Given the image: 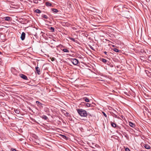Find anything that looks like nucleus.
Segmentation results:
<instances>
[{
  "label": "nucleus",
  "instance_id": "1",
  "mask_svg": "<svg viewBox=\"0 0 151 151\" xmlns=\"http://www.w3.org/2000/svg\"><path fill=\"white\" fill-rule=\"evenodd\" d=\"M78 114L82 117H86L87 115V113L86 111L82 109H77Z\"/></svg>",
  "mask_w": 151,
  "mask_h": 151
},
{
  "label": "nucleus",
  "instance_id": "2",
  "mask_svg": "<svg viewBox=\"0 0 151 151\" xmlns=\"http://www.w3.org/2000/svg\"><path fill=\"white\" fill-rule=\"evenodd\" d=\"M70 61L72 63L75 65H77L79 63V61L78 60L76 59L72 58L70 59Z\"/></svg>",
  "mask_w": 151,
  "mask_h": 151
},
{
  "label": "nucleus",
  "instance_id": "3",
  "mask_svg": "<svg viewBox=\"0 0 151 151\" xmlns=\"http://www.w3.org/2000/svg\"><path fill=\"white\" fill-rule=\"evenodd\" d=\"M19 75V76L22 79L26 80H28L27 77L24 75L22 74H20Z\"/></svg>",
  "mask_w": 151,
  "mask_h": 151
},
{
  "label": "nucleus",
  "instance_id": "4",
  "mask_svg": "<svg viewBox=\"0 0 151 151\" xmlns=\"http://www.w3.org/2000/svg\"><path fill=\"white\" fill-rule=\"evenodd\" d=\"M25 37V33L24 32H22L21 36V38L22 40H24Z\"/></svg>",
  "mask_w": 151,
  "mask_h": 151
},
{
  "label": "nucleus",
  "instance_id": "5",
  "mask_svg": "<svg viewBox=\"0 0 151 151\" xmlns=\"http://www.w3.org/2000/svg\"><path fill=\"white\" fill-rule=\"evenodd\" d=\"M36 103L37 104V105L38 106L41 108L43 107V104L40 102L39 101H36Z\"/></svg>",
  "mask_w": 151,
  "mask_h": 151
},
{
  "label": "nucleus",
  "instance_id": "6",
  "mask_svg": "<svg viewBox=\"0 0 151 151\" xmlns=\"http://www.w3.org/2000/svg\"><path fill=\"white\" fill-rule=\"evenodd\" d=\"M35 70L38 74L40 75L41 74L40 69L37 66L35 68Z\"/></svg>",
  "mask_w": 151,
  "mask_h": 151
},
{
  "label": "nucleus",
  "instance_id": "7",
  "mask_svg": "<svg viewBox=\"0 0 151 151\" xmlns=\"http://www.w3.org/2000/svg\"><path fill=\"white\" fill-rule=\"evenodd\" d=\"M145 71L147 76L150 78H151V73L147 70H145Z\"/></svg>",
  "mask_w": 151,
  "mask_h": 151
},
{
  "label": "nucleus",
  "instance_id": "8",
  "mask_svg": "<svg viewBox=\"0 0 151 151\" xmlns=\"http://www.w3.org/2000/svg\"><path fill=\"white\" fill-rule=\"evenodd\" d=\"M45 4L46 5V6H52V4L51 3H50L48 2H46L45 3Z\"/></svg>",
  "mask_w": 151,
  "mask_h": 151
},
{
  "label": "nucleus",
  "instance_id": "9",
  "mask_svg": "<svg viewBox=\"0 0 151 151\" xmlns=\"http://www.w3.org/2000/svg\"><path fill=\"white\" fill-rule=\"evenodd\" d=\"M11 18L10 17H4V19L6 21H9L10 20Z\"/></svg>",
  "mask_w": 151,
  "mask_h": 151
},
{
  "label": "nucleus",
  "instance_id": "10",
  "mask_svg": "<svg viewBox=\"0 0 151 151\" xmlns=\"http://www.w3.org/2000/svg\"><path fill=\"white\" fill-rule=\"evenodd\" d=\"M40 117L42 119H44L45 120H47V119L48 118L46 116L44 115H42V116H41Z\"/></svg>",
  "mask_w": 151,
  "mask_h": 151
},
{
  "label": "nucleus",
  "instance_id": "11",
  "mask_svg": "<svg viewBox=\"0 0 151 151\" xmlns=\"http://www.w3.org/2000/svg\"><path fill=\"white\" fill-rule=\"evenodd\" d=\"M111 124L112 127L114 128L116 127V124L112 122H111Z\"/></svg>",
  "mask_w": 151,
  "mask_h": 151
},
{
  "label": "nucleus",
  "instance_id": "12",
  "mask_svg": "<svg viewBox=\"0 0 151 151\" xmlns=\"http://www.w3.org/2000/svg\"><path fill=\"white\" fill-rule=\"evenodd\" d=\"M14 111L17 114H19L20 112V111L19 109H14Z\"/></svg>",
  "mask_w": 151,
  "mask_h": 151
},
{
  "label": "nucleus",
  "instance_id": "13",
  "mask_svg": "<svg viewBox=\"0 0 151 151\" xmlns=\"http://www.w3.org/2000/svg\"><path fill=\"white\" fill-rule=\"evenodd\" d=\"M144 147L145 148L147 149H149L150 148V146L147 144H145V145Z\"/></svg>",
  "mask_w": 151,
  "mask_h": 151
},
{
  "label": "nucleus",
  "instance_id": "14",
  "mask_svg": "<svg viewBox=\"0 0 151 151\" xmlns=\"http://www.w3.org/2000/svg\"><path fill=\"white\" fill-rule=\"evenodd\" d=\"M51 9L53 12L57 13L59 12L58 10L57 9L52 8Z\"/></svg>",
  "mask_w": 151,
  "mask_h": 151
},
{
  "label": "nucleus",
  "instance_id": "15",
  "mask_svg": "<svg viewBox=\"0 0 151 151\" xmlns=\"http://www.w3.org/2000/svg\"><path fill=\"white\" fill-rule=\"evenodd\" d=\"M69 39L70 40H71L72 41L75 42H77V40H75L73 38H72V37H69Z\"/></svg>",
  "mask_w": 151,
  "mask_h": 151
},
{
  "label": "nucleus",
  "instance_id": "16",
  "mask_svg": "<svg viewBox=\"0 0 151 151\" xmlns=\"http://www.w3.org/2000/svg\"><path fill=\"white\" fill-rule=\"evenodd\" d=\"M64 115L66 116H70V115L67 112H66V113L64 114Z\"/></svg>",
  "mask_w": 151,
  "mask_h": 151
},
{
  "label": "nucleus",
  "instance_id": "17",
  "mask_svg": "<svg viewBox=\"0 0 151 151\" xmlns=\"http://www.w3.org/2000/svg\"><path fill=\"white\" fill-rule=\"evenodd\" d=\"M63 51L65 52H69V50L67 49H63Z\"/></svg>",
  "mask_w": 151,
  "mask_h": 151
},
{
  "label": "nucleus",
  "instance_id": "18",
  "mask_svg": "<svg viewBox=\"0 0 151 151\" xmlns=\"http://www.w3.org/2000/svg\"><path fill=\"white\" fill-rule=\"evenodd\" d=\"M83 99H85V101L86 102H89V99L87 98L86 97H85V98H84Z\"/></svg>",
  "mask_w": 151,
  "mask_h": 151
},
{
  "label": "nucleus",
  "instance_id": "19",
  "mask_svg": "<svg viewBox=\"0 0 151 151\" xmlns=\"http://www.w3.org/2000/svg\"><path fill=\"white\" fill-rule=\"evenodd\" d=\"M50 30L52 32H53L55 31V29L54 27H51L50 29Z\"/></svg>",
  "mask_w": 151,
  "mask_h": 151
},
{
  "label": "nucleus",
  "instance_id": "20",
  "mask_svg": "<svg viewBox=\"0 0 151 151\" xmlns=\"http://www.w3.org/2000/svg\"><path fill=\"white\" fill-rule=\"evenodd\" d=\"M35 12L39 14L41 12V11L39 9H37L35 10Z\"/></svg>",
  "mask_w": 151,
  "mask_h": 151
},
{
  "label": "nucleus",
  "instance_id": "21",
  "mask_svg": "<svg viewBox=\"0 0 151 151\" xmlns=\"http://www.w3.org/2000/svg\"><path fill=\"white\" fill-rule=\"evenodd\" d=\"M113 50L116 52H119V50L117 48H114Z\"/></svg>",
  "mask_w": 151,
  "mask_h": 151
},
{
  "label": "nucleus",
  "instance_id": "22",
  "mask_svg": "<svg viewBox=\"0 0 151 151\" xmlns=\"http://www.w3.org/2000/svg\"><path fill=\"white\" fill-rule=\"evenodd\" d=\"M101 61L102 62L105 63L107 62V60L106 59L102 58V59Z\"/></svg>",
  "mask_w": 151,
  "mask_h": 151
},
{
  "label": "nucleus",
  "instance_id": "23",
  "mask_svg": "<svg viewBox=\"0 0 151 151\" xmlns=\"http://www.w3.org/2000/svg\"><path fill=\"white\" fill-rule=\"evenodd\" d=\"M11 151H19L18 150H17L15 149L14 148H11Z\"/></svg>",
  "mask_w": 151,
  "mask_h": 151
},
{
  "label": "nucleus",
  "instance_id": "24",
  "mask_svg": "<svg viewBox=\"0 0 151 151\" xmlns=\"http://www.w3.org/2000/svg\"><path fill=\"white\" fill-rule=\"evenodd\" d=\"M43 17L46 19H47L48 18V17L46 15H43Z\"/></svg>",
  "mask_w": 151,
  "mask_h": 151
},
{
  "label": "nucleus",
  "instance_id": "25",
  "mask_svg": "<svg viewBox=\"0 0 151 151\" xmlns=\"http://www.w3.org/2000/svg\"><path fill=\"white\" fill-rule=\"evenodd\" d=\"M89 47H90V48L92 50H95L94 49V48L93 47H92L91 45H89Z\"/></svg>",
  "mask_w": 151,
  "mask_h": 151
},
{
  "label": "nucleus",
  "instance_id": "26",
  "mask_svg": "<svg viewBox=\"0 0 151 151\" xmlns=\"http://www.w3.org/2000/svg\"><path fill=\"white\" fill-rule=\"evenodd\" d=\"M86 105L87 107H90L91 106V104L89 103H86Z\"/></svg>",
  "mask_w": 151,
  "mask_h": 151
},
{
  "label": "nucleus",
  "instance_id": "27",
  "mask_svg": "<svg viewBox=\"0 0 151 151\" xmlns=\"http://www.w3.org/2000/svg\"><path fill=\"white\" fill-rule=\"evenodd\" d=\"M51 60L52 61H54L55 60V58H54V57H52V58H51Z\"/></svg>",
  "mask_w": 151,
  "mask_h": 151
},
{
  "label": "nucleus",
  "instance_id": "28",
  "mask_svg": "<svg viewBox=\"0 0 151 151\" xmlns=\"http://www.w3.org/2000/svg\"><path fill=\"white\" fill-rule=\"evenodd\" d=\"M129 125L131 127H132V122H129Z\"/></svg>",
  "mask_w": 151,
  "mask_h": 151
},
{
  "label": "nucleus",
  "instance_id": "29",
  "mask_svg": "<svg viewBox=\"0 0 151 151\" xmlns=\"http://www.w3.org/2000/svg\"><path fill=\"white\" fill-rule=\"evenodd\" d=\"M87 116H88V117H89V116H92L90 114L88 113H87Z\"/></svg>",
  "mask_w": 151,
  "mask_h": 151
},
{
  "label": "nucleus",
  "instance_id": "30",
  "mask_svg": "<svg viewBox=\"0 0 151 151\" xmlns=\"http://www.w3.org/2000/svg\"><path fill=\"white\" fill-rule=\"evenodd\" d=\"M125 151H130L129 149L127 148H126L125 149Z\"/></svg>",
  "mask_w": 151,
  "mask_h": 151
},
{
  "label": "nucleus",
  "instance_id": "31",
  "mask_svg": "<svg viewBox=\"0 0 151 151\" xmlns=\"http://www.w3.org/2000/svg\"><path fill=\"white\" fill-rule=\"evenodd\" d=\"M103 114L104 115V116L105 117H106L107 116L106 115V114L104 112H103Z\"/></svg>",
  "mask_w": 151,
  "mask_h": 151
},
{
  "label": "nucleus",
  "instance_id": "32",
  "mask_svg": "<svg viewBox=\"0 0 151 151\" xmlns=\"http://www.w3.org/2000/svg\"><path fill=\"white\" fill-rule=\"evenodd\" d=\"M66 24V23H65V22H63L62 23V25H65Z\"/></svg>",
  "mask_w": 151,
  "mask_h": 151
},
{
  "label": "nucleus",
  "instance_id": "33",
  "mask_svg": "<svg viewBox=\"0 0 151 151\" xmlns=\"http://www.w3.org/2000/svg\"><path fill=\"white\" fill-rule=\"evenodd\" d=\"M34 2L35 3H38V1L36 0H35V1H34Z\"/></svg>",
  "mask_w": 151,
  "mask_h": 151
},
{
  "label": "nucleus",
  "instance_id": "34",
  "mask_svg": "<svg viewBox=\"0 0 151 151\" xmlns=\"http://www.w3.org/2000/svg\"><path fill=\"white\" fill-rule=\"evenodd\" d=\"M104 53L106 55H107V52H106V51H105V52H104Z\"/></svg>",
  "mask_w": 151,
  "mask_h": 151
},
{
  "label": "nucleus",
  "instance_id": "35",
  "mask_svg": "<svg viewBox=\"0 0 151 151\" xmlns=\"http://www.w3.org/2000/svg\"><path fill=\"white\" fill-rule=\"evenodd\" d=\"M132 125H133V127L134 126H135L134 124L133 123V124H132Z\"/></svg>",
  "mask_w": 151,
  "mask_h": 151
},
{
  "label": "nucleus",
  "instance_id": "36",
  "mask_svg": "<svg viewBox=\"0 0 151 151\" xmlns=\"http://www.w3.org/2000/svg\"><path fill=\"white\" fill-rule=\"evenodd\" d=\"M63 111H65H65H65V110H63Z\"/></svg>",
  "mask_w": 151,
  "mask_h": 151
},
{
  "label": "nucleus",
  "instance_id": "37",
  "mask_svg": "<svg viewBox=\"0 0 151 151\" xmlns=\"http://www.w3.org/2000/svg\"><path fill=\"white\" fill-rule=\"evenodd\" d=\"M0 54H1V52L0 51Z\"/></svg>",
  "mask_w": 151,
  "mask_h": 151
},
{
  "label": "nucleus",
  "instance_id": "38",
  "mask_svg": "<svg viewBox=\"0 0 151 151\" xmlns=\"http://www.w3.org/2000/svg\"><path fill=\"white\" fill-rule=\"evenodd\" d=\"M62 112H63V113H64V112H65V111H62Z\"/></svg>",
  "mask_w": 151,
  "mask_h": 151
},
{
  "label": "nucleus",
  "instance_id": "39",
  "mask_svg": "<svg viewBox=\"0 0 151 151\" xmlns=\"http://www.w3.org/2000/svg\"><path fill=\"white\" fill-rule=\"evenodd\" d=\"M135 129L137 131H138V129Z\"/></svg>",
  "mask_w": 151,
  "mask_h": 151
},
{
  "label": "nucleus",
  "instance_id": "40",
  "mask_svg": "<svg viewBox=\"0 0 151 151\" xmlns=\"http://www.w3.org/2000/svg\"><path fill=\"white\" fill-rule=\"evenodd\" d=\"M132 95H133L134 94H133H133H132Z\"/></svg>",
  "mask_w": 151,
  "mask_h": 151
}]
</instances>
